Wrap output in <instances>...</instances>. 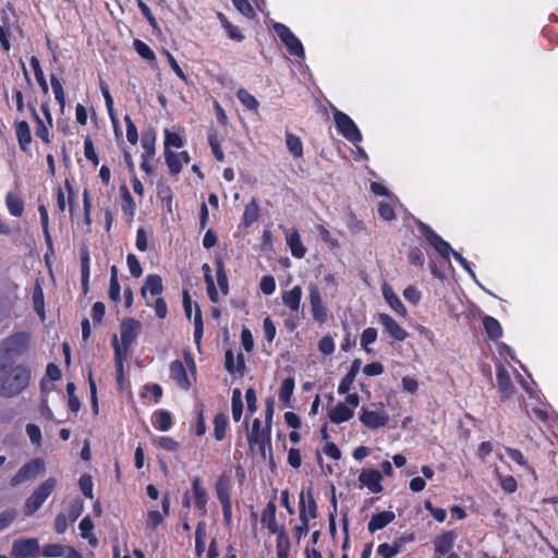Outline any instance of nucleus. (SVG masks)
<instances>
[{
  "label": "nucleus",
  "mask_w": 558,
  "mask_h": 558,
  "mask_svg": "<svg viewBox=\"0 0 558 558\" xmlns=\"http://www.w3.org/2000/svg\"><path fill=\"white\" fill-rule=\"evenodd\" d=\"M383 474L376 469H363L359 474V483L366 487L372 494H379L384 487L381 485Z\"/></svg>",
  "instance_id": "2eb2a0df"
},
{
  "label": "nucleus",
  "mask_w": 558,
  "mask_h": 558,
  "mask_svg": "<svg viewBox=\"0 0 558 558\" xmlns=\"http://www.w3.org/2000/svg\"><path fill=\"white\" fill-rule=\"evenodd\" d=\"M203 320L202 313L198 306H195V315H194V340L197 345L201 343V339L203 336Z\"/></svg>",
  "instance_id": "680f3d73"
},
{
  "label": "nucleus",
  "mask_w": 558,
  "mask_h": 558,
  "mask_svg": "<svg viewBox=\"0 0 558 558\" xmlns=\"http://www.w3.org/2000/svg\"><path fill=\"white\" fill-rule=\"evenodd\" d=\"M153 444L166 451L175 452L179 449V444L173 438L168 436L157 437L153 440Z\"/></svg>",
  "instance_id": "8fccbe9b"
},
{
  "label": "nucleus",
  "mask_w": 558,
  "mask_h": 558,
  "mask_svg": "<svg viewBox=\"0 0 558 558\" xmlns=\"http://www.w3.org/2000/svg\"><path fill=\"white\" fill-rule=\"evenodd\" d=\"M16 136L20 143V146L23 150H26L28 145L32 142L31 129L27 122L22 121L16 125Z\"/></svg>",
  "instance_id": "72a5a7b5"
},
{
  "label": "nucleus",
  "mask_w": 558,
  "mask_h": 558,
  "mask_svg": "<svg viewBox=\"0 0 558 558\" xmlns=\"http://www.w3.org/2000/svg\"><path fill=\"white\" fill-rule=\"evenodd\" d=\"M274 31L280 40L286 45L291 54H294L299 58L304 57L305 52L302 43L295 37L289 27L281 23H275Z\"/></svg>",
  "instance_id": "9b49d317"
},
{
  "label": "nucleus",
  "mask_w": 558,
  "mask_h": 558,
  "mask_svg": "<svg viewBox=\"0 0 558 558\" xmlns=\"http://www.w3.org/2000/svg\"><path fill=\"white\" fill-rule=\"evenodd\" d=\"M192 493H193L195 506L198 509L204 510L205 506L207 504V500H208V496H207L205 488L202 485L199 477H195L193 480Z\"/></svg>",
  "instance_id": "c85d7f7f"
},
{
  "label": "nucleus",
  "mask_w": 558,
  "mask_h": 558,
  "mask_svg": "<svg viewBox=\"0 0 558 558\" xmlns=\"http://www.w3.org/2000/svg\"><path fill=\"white\" fill-rule=\"evenodd\" d=\"M89 253L86 248L81 251L82 282L87 286L89 279Z\"/></svg>",
  "instance_id": "13d9d810"
},
{
  "label": "nucleus",
  "mask_w": 558,
  "mask_h": 558,
  "mask_svg": "<svg viewBox=\"0 0 558 558\" xmlns=\"http://www.w3.org/2000/svg\"><path fill=\"white\" fill-rule=\"evenodd\" d=\"M45 471V462L41 459H34L23 465L11 478L12 486H17L25 481L36 477Z\"/></svg>",
  "instance_id": "ddd939ff"
},
{
  "label": "nucleus",
  "mask_w": 558,
  "mask_h": 558,
  "mask_svg": "<svg viewBox=\"0 0 558 558\" xmlns=\"http://www.w3.org/2000/svg\"><path fill=\"white\" fill-rule=\"evenodd\" d=\"M505 450L512 461H514L515 463H518L521 466L526 468L532 473L534 472L533 469L529 465L527 461L525 460L524 456L522 454V452L520 450L513 449V448H506Z\"/></svg>",
  "instance_id": "0e129e2a"
},
{
  "label": "nucleus",
  "mask_w": 558,
  "mask_h": 558,
  "mask_svg": "<svg viewBox=\"0 0 558 558\" xmlns=\"http://www.w3.org/2000/svg\"><path fill=\"white\" fill-rule=\"evenodd\" d=\"M377 330L373 327H368L363 330L361 335V347L366 351L367 353L372 352L369 349V344L374 343L377 340Z\"/></svg>",
  "instance_id": "603ef678"
},
{
  "label": "nucleus",
  "mask_w": 558,
  "mask_h": 558,
  "mask_svg": "<svg viewBox=\"0 0 558 558\" xmlns=\"http://www.w3.org/2000/svg\"><path fill=\"white\" fill-rule=\"evenodd\" d=\"M162 396V388L158 384H149L144 387L142 392L143 398H154V402L157 403Z\"/></svg>",
  "instance_id": "052dcab7"
},
{
  "label": "nucleus",
  "mask_w": 558,
  "mask_h": 558,
  "mask_svg": "<svg viewBox=\"0 0 558 558\" xmlns=\"http://www.w3.org/2000/svg\"><path fill=\"white\" fill-rule=\"evenodd\" d=\"M236 97L240 100V102L248 110H257L259 106L258 100L246 89L240 88L236 92Z\"/></svg>",
  "instance_id": "a18cd8bd"
},
{
  "label": "nucleus",
  "mask_w": 558,
  "mask_h": 558,
  "mask_svg": "<svg viewBox=\"0 0 558 558\" xmlns=\"http://www.w3.org/2000/svg\"><path fill=\"white\" fill-rule=\"evenodd\" d=\"M80 534L83 538L88 539L92 546L97 545V539L93 535L94 524L89 517H85L78 524Z\"/></svg>",
  "instance_id": "e433bc0d"
},
{
  "label": "nucleus",
  "mask_w": 558,
  "mask_h": 558,
  "mask_svg": "<svg viewBox=\"0 0 558 558\" xmlns=\"http://www.w3.org/2000/svg\"><path fill=\"white\" fill-rule=\"evenodd\" d=\"M65 548L66 547L60 544H49L44 546L41 554L48 558H57L64 555Z\"/></svg>",
  "instance_id": "bf43d9fd"
},
{
  "label": "nucleus",
  "mask_w": 558,
  "mask_h": 558,
  "mask_svg": "<svg viewBox=\"0 0 558 558\" xmlns=\"http://www.w3.org/2000/svg\"><path fill=\"white\" fill-rule=\"evenodd\" d=\"M165 150L173 148H181L184 145L183 138L174 132H171L169 130H165Z\"/></svg>",
  "instance_id": "5fc2aeb1"
},
{
  "label": "nucleus",
  "mask_w": 558,
  "mask_h": 558,
  "mask_svg": "<svg viewBox=\"0 0 558 558\" xmlns=\"http://www.w3.org/2000/svg\"><path fill=\"white\" fill-rule=\"evenodd\" d=\"M286 241L291 251V254L295 258H303L306 254V247L303 245L301 241V236L298 230H287L286 231Z\"/></svg>",
  "instance_id": "4be33fe9"
},
{
  "label": "nucleus",
  "mask_w": 558,
  "mask_h": 558,
  "mask_svg": "<svg viewBox=\"0 0 558 558\" xmlns=\"http://www.w3.org/2000/svg\"><path fill=\"white\" fill-rule=\"evenodd\" d=\"M497 385L502 399H508L512 395L513 387L508 371L502 364L497 365Z\"/></svg>",
  "instance_id": "5701e85b"
},
{
  "label": "nucleus",
  "mask_w": 558,
  "mask_h": 558,
  "mask_svg": "<svg viewBox=\"0 0 558 558\" xmlns=\"http://www.w3.org/2000/svg\"><path fill=\"white\" fill-rule=\"evenodd\" d=\"M286 145L294 158H301L303 156V144L299 136L287 132Z\"/></svg>",
  "instance_id": "7c9ffc66"
},
{
  "label": "nucleus",
  "mask_w": 558,
  "mask_h": 558,
  "mask_svg": "<svg viewBox=\"0 0 558 558\" xmlns=\"http://www.w3.org/2000/svg\"><path fill=\"white\" fill-rule=\"evenodd\" d=\"M422 232L427 239V241L430 243V245L444 257L449 258L450 255H453V252H456L451 245L445 241L441 236H439L437 233H435L430 228L423 227Z\"/></svg>",
  "instance_id": "6ab92c4d"
},
{
  "label": "nucleus",
  "mask_w": 558,
  "mask_h": 558,
  "mask_svg": "<svg viewBox=\"0 0 558 558\" xmlns=\"http://www.w3.org/2000/svg\"><path fill=\"white\" fill-rule=\"evenodd\" d=\"M277 558H289L290 554V539L284 532H280L277 537L276 544Z\"/></svg>",
  "instance_id": "79ce46f5"
},
{
  "label": "nucleus",
  "mask_w": 558,
  "mask_h": 558,
  "mask_svg": "<svg viewBox=\"0 0 558 558\" xmlns=\"http://www.w3.org/2000/svg\"><path fill=\"white\" fill-rule=\"evenodd\" d=\"M12 555L15 558H37L40 555L38 542L35 538H21L12 544Z\"/></svg>",
  "instance_id": "4468645a"
},
{
  "label": "nucleus",
  "mask_w": 558,
  "mask_h": 558,
  "mask_svg": "<svg viewBox=\"0 0 558 558\" xmlns=\"http://www.w3.org/2000/svg\"><path fill=\"white\" fill-rule=\"evenodd\" d=\"M217 17L220 21L222 27L227 31L230 39L235 40V41H242L244 39V36L239 31V28L236 26L232 25L222 13H218Z\"/></svg>",
  "instance_id": "4c0bfd02"
},
{
  "label": "nucleus",
  "mask_w": 558,
  "mask_h": 558,
  "mask_svg": "<svg viewBox=\"0 0 558 558\" xmlns=\"http://www.w3.org/2000/svg\"><path fill=\"white\" fill-rule=\"evenodd\" d=\"M230 477L226 474L221 475L216 484V492L220 504L231 501L230 499Z\"/></svg>",
  "instance_id": "2f4dec72"
},
{
  "label": "nucleus",
  "mask_w": 558,
  "mask_h": 558,
  "mask_svg": "<svg viewBox=\"0 0 558 558\" xmlns=\"http://www.w3.org/2000/svg\"><path fill=\"white\" fill-rule=\"evenodd\" d=\"M335 349H336L335 341H333V338L330 336H324L318 341V350L324 355L332 354L335 352Z\"/></svg>",
  "instance_id": "69168bd1"
},
{
  "label": "nucleus",
  "mask_w": 558,
  "mask_h": 558,
  "mask_svg": "<svg viewBox=\"0 0 558 558\" xmlns=\"http://www.w3.org/2000/svg\"><path fill=\"white\" fill-rule=\"evenodd\" d=\"M259 289L265 295H271L276 291V280L272 276H263L259 282Z\"/></svg>",
  "instance_id": "e2e57ef3"
},
{
  "label": "nucleus",
  "mask_w": 558,
  "mask_h": 558,
  "mask_svg": "<svg viewBox=\"0 0 558 558\" xmlns=\"http://www.w3.org/2000/svg\"><path fill=\"white\" fill-rule=\"evenodd\" d=\"M396 515L392 511H381L373 514L368 522L369 532L381 530L395 520Z\"/></svg>",
  "instance_id": "393cba45"
},
{
  "label": "nucleus",
  "mask_w": 558,
  "mask_h": 558,
  "mask_svg": "<svg viewBox=\"0 0 558 558\" xmlns=\"http://www.w3.org/2000/svg\"><path fill=\"white\" fill-rule=\"evenodd\" d=\"M142 158H154L156 154V133L154 130L146 131L142 138Z\"/></svg>",
  "instance_id": "cd10ccee"
},
{
  "label": "nucleus",
  "mask_w": 558,
  "mask_h": 558,
  "mask_svg": "<svg viewBox=\"0 0 558 558\" xmlns=\"http://www.w3.org/2000/svg\"><path fill=\"white\" fill-rule=\"evenodd\" d=\"M484 328L488 337L493 340H497L502 336V328L497 319L492 316H486L483 319Z\"/></svg>",
  "instance_id": "473e14b6"
},
{
  "label": "nucleus",
  "mask_w": 558,
  "mask_h": 558,
  "mask_svg": "<svg viewBox=\"0 0 558 558\" xmlns=\"http://www.w3.org/2000/svg\"><path fill=\"white\" fill-rule=\"evenodd\" d=\"M57 485V478L48 477L34 492L46 501V499L52 494Z\"/></svg>",
  "instance_id": "49530a36"
},
{
  "label": "nucleus",
  "mask_w": 558,
  "mask_h": 558,
  "mask_svg": "<svg viewBox=\"0 0 558 558\" xmlns=\"http://www.w3.org/2000/svg\"><path fill=\"white\" fill-rule=\"evenodd\" d=\"M308 302L313 319L320 325L325 324L328 320V311L318 287L314 283L308 286Z\"/></svg>",
  "instance_id": "1a4fd4ad"
},
{
  "label": "nucleus",
  "mask_w": 558,
  "mask_h": 558,
  "mask_svg": "<svg viewBox=\"0 0 558 558\" xmlns=\"http://www.w3.org/2000/svg\"><path fill=\"white\" fill-rule=\"evenodd\" d=\"M231 407H232V417L235 422H239L241 420L242 413H243V402H242V392L238 388L233 389V391H232Z\"/></svg>",
  "instance_id": "58836bf2"
},
{
  "label": "nucleus",
  "mask_w": 558,
  "mask_h": 558,
  "mask_svg": "<svg viewBox=\"0 0 558 558\" xmlns=\"http://www.w3.org/2000/svg\"><path fill=\"white\" fill-rule=\"evenodd\" d=\"M378 323L384 327L385 332H387L395 340L403 341L408 338V332L405 329L401 327L399 323L389 314H378Z\"/></svg>",
  "instance_id": "f3484780"
},
{
  "label": "nucleus",
  "mask_w": 558,
  "mask_h": 558,
  "mask_svg": "<svg viewBox=\"0 0 558 558\" xmlns=\"http://www.w3.org/2000/svg\"><path fill=\"white\" fill-rule=\"evenodd\" d=\"M133 48L145 60L153 61L156 59L155 52L151 48L141 39H135L133 41Z\"/></svg>",
  "instance_id": "3c124183"
},
{
  "label": "nucleus",
  "mask_w": 558,
  "mask_h": 558,
  "mask_svg": "<svg viewBox=\"0 0 558 558\" xmlns=\"http://www.w3.org/2000/svg\"><path fill=\"white\" fill-rule=\"evenodd\" d=\"M381 293L383 298L385 299L388 306L400 317H407L408 316V310L405 305L402 303L399 295L395 292L392 287L384 282L381 284Z\"/></svg>",
  "instance_id": "a211bd4d"
},
{
  "label": "nucleus",
  "mask_w": 558,
  "mask_h": 558,
  "mask_svg": "<svg viewBox=\"0 0 558 558\" xmlns=\"http://www.w3.org/2000/svg\"><path fill=\"white\" fill-rule=\"evenodd\" d=\"M376 410H368L366 408H362L360 413L361 423L371 429H377L384 427L389 422V416L385 412V404L379 402L374 404Z\"/></svg>",
  "instance_id": "6e6552de"
},
{
  "label": "nucleus",
  "mask_w": 558,
  "mask_h": 558,
  "mask_svg": "<svg viewBox=\"0 0 558 558\" xmlns=\"http://www.w3.org/2000/svg\"><path fill=\"white\" fill-rule=\"evenodd\" d=\"M400 551L399 545L380 544L377 548V553L381 558H395Z\"/></svg>",
  "instance_id": "338daca9"
},
{
  "label": "nucleus",
  "mask_w": 558,
  "mask_h": 558,
  "mask_svg": "<svg viewBox=\"0 0 558 558\" xmlns=\"http://www.w3.org/2000/svg\"><path fill=\"white\" fill-rule=\"evenodd\" d=\"M360 366H361V361L360 360H354L352 362L350 371L341 379V381H340V384L338 386L337 391H338L339 395H348V392L351 389L352 384L355 380V377H356V374H357V372L360 369Z\"/></svg>",
  "instance_id": "a878e982"
},
{
  "label": "nucleus",
  "mask_w": 558,
  "mask_h": 558,
  "mask_svg": "<svg viewBox=\"0 0 558 558\" xmlns=\"http://www.w3.org/2000/svg\"><path fill=\"white\" fill-rule=\"evenodd\" d=\"M185 362L190 374L187 373L184 364L180 360H174L170 363L169 372L170 378L175 385L183 389L189 390L196 380V364L190 353L184 354Z\"/></svg>",
  "instance_id": "20e7f679"
},
{
  "label": "nucleus",
  "mask_w": 558,
  "mask_h": 558,
  "mask_svg": "<svg viewBox=\"0 0 558 558\" xmlns=\"http://www.w3.org/2000/svg\"><path fill=\"white\" fill-rule=\"evenodd\" d=\"M5 203L8 210L12 216L20 217L23 214L24 204L19 196L9 193L7 195Z\"/></svg>",
  "instance_id": "ea45409f"
},
{
  "label": "nucleus",
  "mask_w": 558,
  "mask_h": 558,
  "mask_svg": "<svg viewBox=\"0 0 558 558\" xmlns=\"http://www.w3.org/2000/svg\"><path fill=\"white\" fill-rule=\"evenodd\" d=\"M403 298L408 302L416 305L422 300V292L414 286H409L403 290Z\"/></svg>",
  "instance_id": "774afa93"
},
{
  "label": "nucleus",
  "mask_w": 558,
  "mask_h": 558,
  "mask_svg": "<svg viewBox=\"0 0 558 558\" xmlns=\"http://www.w3.org/2000/svg\"><path fill=\"white\" fill-rule=\"evenodd\" d=\"M303 290L300 286H294L289 290H283L281 293L282 304L290 311L291 314L299 313L301 310Z\"/></svg>",
  "instance_id": "aec40b11"
},
{
  "label": "nucleus",
  "mask_w": 558,
  "mask_h": 558,
  "mask_svg": "<svg viewBox=\"0 0 558 558\" xmlns=\"http://www.w3.org/2000/svg\"><path fill=\"white\" fill-rule=\"evenodd\" d=\"M259 207L255 199L251 201L243 213V223L248 227L258 219Z\"/></svg>",
  "instance_id": "a19ab883"
},
{
  "label": "nucleus",
  "mask_w": 558,
  "mask_h": 558,
  "mask_svg": "<svg viewBox=\"0 0 558 558\" xmlns=\"http://www.w3.org/2000/svg\"><path fill=\"white\" fill-rule=\"evenodd\" d=\"M333 120L339 133L349 142L357 144L362 141V134L355 122L344 112L335 109Z\"/></svg>",
  "instance_id": "0eeeda50"
},
{
  "label": "nucleus",
  "mask_w": 558,
  "mask_h": 558,
  "mask_svg": "<svg viewBox=\"0 0 558 558\" xmlns=\"http://www.w3.org/2000/svg\"><path fill=\"white\" fill-rule=\"evenodd\" d=\"M202 269L204 271V278L207 286V294L213 303H218L221 296H226L229 293L228 278L223 264L218 262L216 271L217 283L214 280L209 265L204 264Z\"/></svg>",
  "instance_id": "7ed1b4c3"
},
{
  "label": "nucleus",
  "mask_w": 558,
  "mask_h": 558,
  "mask_svg": "<svg viewBox=\"0 0 558 558\" xmlns=\"http://www.w3.org/2000/svg\"><path fill=\"white\" fill-rule=\"evenodd\" d=\"M29 339L27 332H16L3 341L1 350L8 357L21 355L27 351Z\"/></svg>",
  "instance_id": "9d476101"
},
{
  "label": "nucleus",
  "mask_w": 558,
  "mask_h": 558,
  "mask_svg": "<svg viewBox=\"0 0 558 558\" xmlns=\"http://www.w3.org/2000/svg\"><path fill=\"white\" fill-rule=\"evenodd\" d=\"M153 425L160 432H167L172 427V415L166 410H158L153 414Z\"/></svg>",
  "instance_id": "bb28decb"
},
{
  "label": "nucleus",
  "mask_w": 558,
  "mask_h": 558,
  "mask_svg": "<svg viewBox=\"0 0 558 558\" xmlns=\"http://www.w3.org/2000/svg\"><path fill=\"white\" fill-rule=\"evenodd\" d=\"M41 111L45 119H41L36 111L33 112L36 122L35 134L44 143L49 144L51 142L50 129L53 126V119L47 104L41 105Z\"/></svg>",
  "instance_id": "f8f14e48"
},
{
  "label": "nucleus",
  "mask_w": 558,
  "mask_h": 558,
  "mask_svg": "<svg viewBox=\"0 0 558 558\" xmlns=\"http://www.w3.org/2000/svg\"><path fill=\"white\" fill-rule=\"evenodd\" d=\"M215 428L214 435L215 438L220 441L225 438L227 426H228V416L223 413H219L215 416L214 420Z\"/></svg>",
  "instance_id": "c03bdc74"
},
{
  "label": "nucleus",
  "mask_w": 558,
  "mask_h": 558,
  "mask_svg": "<svg viewBox=\"0 0 558 558\" xmlns=\"http://www.w3.org/2000/svg\"><path fill=\"white\" fill-rule=\"evenodd\" d=\"M248 442L252 449L257 448L264 459H266L271 453V445H270V426L266 424L265 427H262V422L259 418H255L252 424V429L248 435Z\"/></svg>",
  "instance_id": "423d86ee"
},
{
  "label": "nucleus",
  "mask_w": 558,
  "mask_h": 558,
  "mask_svg": "<svg viewBox=\"0 0 558 558\" xmlns=\"http://www.w3.org/2000/svg\"><path fill=\"white\" fill-rule=\"evenodd\" d=\"M45 502V500L38 496L35 492L26 499L24 506V512L26 515L34 514Z\"/></svg>",
  "instance_id": "09e8293b"
},
{
  "label": "nucleus",
  "mask_w": 558,
  "mask_h": 558,
  "mask_svg": "<svg viewBox=\"0 0 558 558\" xmlns=\"http://www.w3.org/2000/svg\"><path fill=\"white\" fill-rule=\"evenodd\" d=\"M141 328V323L133 318L122 320L120 326V341L116 335L112 338L116 357L126 360L129 348L137 338Z\"/></svg>",
  "instance_id": "f03ea898"
},
{
  "label": "nucleus",
  "mask_w": 558,
  "mask_h": 558,
  "mask_svg": "<svg viewBox=\"0 0 558 558\" xmlns=\"http://www.w3.org/2000/svg\"><path fill=\"white\" fill-rule=\"evenodd\" d=\"M226 368L230 373H241L244 368V357L242 354H238L235 357L231 350L226 352Z\"/></svg>",
  "instance_id": "c756f323"
},
{
  "label": "nucleus",
  "mask_w": 558,
  "mask_h": 558,
  "mask_svg": "<svg viewBox=\"0 0 558 558\" xmlns=\"http://www.w3.org/2000/svg\"><path fill=\"white\" fill-rule=\"evenodd\" d=\"M162 292V280L158 275H148L142 287V295L146 300V304H151V299L157 298Z\"/></svg>",
  "instance_id": "412c9836"
},
{
  "label": "nucleus",
  "mask_w": 558,
  "mask_h": 558,
  "mask_svg": "<svg viewBox=\"0 0 558 558\" xmlns=\"http://www.w3.org/2000/svg\"><path fill=\"white\" fill-rule=\"evenodd\" d=\"M34 308L40 316L41 320L45 319V301L43 289L37 286L33 293Z\"/></svg>",
  "instance_id": "6e6d98bb"
},
{
  "label": "nucleus",
  "mask_w": 558,
  "mask_h": 558,
  "mask_svg": "<svg viewBox=\"0 0 558 558\" xmlns=\"http://www.w3.org/2000/svg\"><path fill=\"white\" fill-rule=\"evenodd\" d=\"M78 485H80V488H81L83 495L86 498L92 499L94 497V493H93L94 484H93V478L89 474H83L80 477Z\"/></svg>",
  "instance_id": "4d7b16f0"
},
{
  "label": "nucleus",
  "mask_w": 558,
  "mask_h": 558,
  "mask_svg": "<svg viewBox=\"0 0 558 558\" xmlns=\"http://www.w3.org/2000/svg\"><path fill=\"white\" fill-rule=\"evenodd\" d=\"M165 159L171 174L180 173V171L182 170L180 153H174L171 149H166Z\"/></svg>",
  "instance_id": "f704fd0d"
},
{
  "label": "nucleus",
  "mask_w": 558,
  "mask_h": 558,
  "mask_svg": "<svg viewBox=\"0 0 558 558\" xmlns=\"http://www.w3.org/2000/svg\"><path fill=\"white\" fill-rule=\"evenodd\" d=\"M317 517V505L314 499L312 489L302 490L300 493V520L312 521Z\"/></svg>",
  "instance_id": "dca6fc26"
},
{
  "label": "nucleus",
  "mask_w": 558,
  "mask_h": 558,
  "mask_svg": "<svg viewBox=\"0 0 558 558\" xmlns=\"http://www.w3.org/2000/svg\"><path fill=\"white\" fill-rule=\"evenodd\" d=\"M100 90L105 98L106 108H107L108 114L110 117V120H111L112 124L116 125L117 117H116L114 110H113V99L110 95L109 87L105 82H100Z\"/></svg>",
  "instance_id": "de8ad7c7"
},
{
  "label": "nucleus",
  "mask_w": 558,
  "mask_h": 558,
  "mask_svg": "<svg viewBox=\"0 0 558 558\" xmlns=\"http://www.w3.org/2000/svg\"><path fill=\"white\" fill-rule=\"evenodd\" d=\"M31 65L34 70L35 78H36L38 85L40 86L43 93L45 95H47L49 92L48 83L46 81L44 71L41 70V66H40V63H39V60L37 57L33 56L31 58Z\"/></svg>",
  "instance_id": "c9c22d12"
},
{
  "label": "nucleus",
  "mask_w": 558,
  "mask_h": 558,
  "mask_svg": "<svg viewBox=\"0 0 558 558\" xmlns=\"http://www.w3.org/2000/svg\"><path fill=\"white\" fill-rule=\"evenodd\" d=\"M294 390V379L291 377L284 378L279 388L278 397L283 403H289Z\"/></svg>",
  "instance_id": "37998d69"
},
{
  "label": "nucleus",
  "mask_w": 558,
  "mask_h": 558,
  "mask_svg": "<svg viewBox=\"0 0 558 558\" xmlns=\"http://www.w3.org/2000/svg\"><path fill=\"white\" fill-rule=\"evenodd\" d=\"M495 475L499 481L501 488L506 493H514L518 488L517 481L511 475H501L498 470L495 471Z\"/></svg>",
  "instance_id": "864d4df0"
},
{
  "label": "nucleus",
  "mask_w": 558,
  "mask_h": 558,
  "mask_svg": "<svg viewBox=\"0 0 558 558\" xmlns=\"http://www.w3.org/2000/svg\"><path fill=\"white\" fill-rule=\"evenodd\" d=\"M31 373L23 366L0 367V393L12 397L20 393L29 383Z\"/></svg>",
  "instance_id": "f257e3e1"
},
{
  "label": "nucleus",
  "mask_w": 558,
  "mask_h": 558,
  "mask_svg": "<svg viewBox=\"0 0 558 558\" xmlns=\"http://www.w3.org/2000/svg\"><path fill=\"white\" fill-rule=\"evenodd\" d=\"M360 404V396L357 393H348L344 402H338L331 407L328 412V418L333 424H342L350 421Z\"/></svg>",
  "instance_id": "39448f33"
},
{
  "label": "nucleus",
  "mask_w": 558,
  "mask_h": 558,
  "mask_svg": "<svg viewBox=\"0 0 558 558\" xmlns=\"http://www.w3.org/2000/svg\"><path fill=\"white\" fill-rule=\"evenodd\" d=\"M456 538L457 534L453 531L445 532L437 536L434 542L435 551L441 556L449 554L453 547Z\"/></svg>",
  "instance_id": "b1692460"
}]
</instances>
